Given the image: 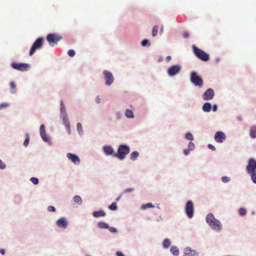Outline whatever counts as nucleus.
Wrapping results in <instances>:
<instances>
[{
	"mask_svg": "<svg viewBox=\"0 0 256 256\" xmlns=\"http://www.w3.org/2000/svg\"><path fill=\"white\" fill-rule=\"evenodd\" d=\"M130 151V149L128 146L126 144H120L118 148L117 152L114 154V156L122 160L125 158Z\"/></svg>",
	"mask_w": 256,
	"mask_h": 256,
	"instance_id": "obj_1",
	"label": "nucleus"
},
{
	"mask_svg": "<svg viewBox=\"0 0 256 256\" xmlns=\"http://www.w3.org/2000/svg\"><path fill=\"white\" fill-rule=\"evenodd\" d=\"M206 221L214 230H219L220 229L221 225L220 222L216 219L212 214H209L207 215Z\"/></svg>",
	"mask_w": 256,
	"mask_h": 256,
	"instance_id": "obj_2",
	"label": "nucleus"
},
{
	"mask_svg": "<svg viewBox=\"0 0 256 256\" xmlns=\"http://www.w3.org/2000/svg\"><path fill=\"white\" fill-rule=\"evenodd\" d=\"M192 49L194 54L198 58L204 62H206L209 60L210 56L208 54L198 48L195 46H192Z\"/></svg>",
	"mask_w": 256,
	"mask_h": 256,
	"instance_id": "obj_3",
	"label": "nucleus"
},
{
	"mask_svg": "<svg viewBox=\"0 0 256 256\" xmlns=\"http://www.w3.org/2000/svg\"><path fill=\"white\" fill-rule=\"evenodd\" d=\"M190 81L195 86L202 87L203 85L202 78L198 75L196 72H192L190 73Z\"/></svg>",
	"mask_w": 256,
	"mask_h": 256,
	"instance_id": "obj_4",
	"label": "nucleus"
},
{
	"mask_svg": "<svg viewBox=\"0 0 256 256\" xmlns=\"http://www.w3.org/2000/svg\"><path fill=\"white\" fill-rule=\"evenodd\" d=\"M43 42L44 38L42 37L38 38L36 39V40L34 42L30 50V56H32L36 50L40 49L42 48L43 46Z\"/></svg>",
	"mask_w": 256,
	"mask_h": 256,
	"instance_id": "obj_5",
	"label": "nucleus"
},
{
	"mask_svg": "<svg viewBox=\"0 0 256 256\" xmlns=\"http://www.w3.org/2000/svg\"><path fill=\"white\" fill-rule=\"evenodd\" d=\"M62 39V37L56 34H48L46 36V40L50 44L53 46L57 44L58 42Z\"/></svg>",
	"mask_w": 256,
	"mask_h": 256,
	"instance_id": "obj_6",
	"label": "nucleus"
},
{
	"mask_svg": "<svg viewBox=\"0 0 256 256\" xmlns=\"http://www.w3.org/2000/svg\"><path fill=\"white\" fill-rule=\"evenodd\" d=\"M194 207L192 201L187 202L185 206V212L188 218H192L194 216Z\"/></svg>",
	"mask_w": 256,
	"mask_h": 256,
	"instance_id": "obj_7",
	"label": "nucleus"
},
{
	"mask_svg": "<svg viewBox=\"0 0 256 256\" xmlns=\"http://www.w3.org/2000/svg\"><path fill=\"white\" fill-rule=\"evenodd\" d=\"M181 70V66L178 64H175L170 66L168 69L167 72L169 76H174L178 74Z\"/></svg>",
	"mask_w": 256,
	"mask_h": 256,
	"instance_id": "obj_8",
	"label": "nucleus"
},
{
	"mask_svg": "<svg viewBox=\"0 0 256 256\" xmlns=\"http://www.w3.org/2000/svg\"><path fill=\"white\" fill-rule=\"evenodd\" d=\"M12 66L15 70L22 72H24L27 70L29 66V64H21L14 62L12 64Z\"/></svg>",
	"mask_w": 256,
	"mask_h": 256,
	"instance_id": "obj_9",
	"label": "nucleus"
},
{
	"mask_svg": "<svg viewBox=\"0 0 256 256\" xmlns=\"http://www.w3.org/2000/svg\"><path fill=\"white\" fill-rule=\"evenodd\" d=\"M104 74L106 80V84L108 86L111 85L114 80L112 74L110 72L106 70L104 72Z\"/></svg>",
	"mask_w": 256,
	"mask_h": 256,
	"instance_id": "obj_10",
	"label": "nucleus"
},
{
	"mask_svg": "<svg viewBox=\"0 0 256 256\" xmlns=\"http://www.w3.org/2000/svg\"><path fill=\"white\" fill-rule=\"evenodd\" d=\"M246 170L248 173L256 172V160L253 158H250L248 161V164L246 167Z\"/></svg>",
	"mask_w": 256,
	"mask_h": 256,
	"instance_id": "obj_11",
	"label": "nucleus"
},
{
	"mask_svg": "<svg viewBox=\"0 0 256 256\" xmlns=\"http://www.w3.org/2000/svg\"><path fill=\"white\" fill-rule=\"evenodd\" d=\"M226 138V134L221 131L217 132L214 135V140L218 143L222 142Z\"/></svg>",
	"mask_w": 256,
	"mask_h": 256,
	"instance_id": "obj_12",
	"label": "nucleus"
},
{
	"mask_svg": "<svg viewBox=\"0 0 256 256\" xmlns=\"http://www.w3.org/2000/svg\"><path fill=\"white\" fill-rule=\"evenodd\" d=\"M214 96V91L212 88L208 89L203 94L202 98L204 100H212Z\"/></svg>",
	"mask_w": 256,
	"mask_h": 256,
	"instance_id": "obj_13",
	"label": "nucleus"
},
{
	"mask_svg": "<svg viewBox=\"0 0 256 256\" xmlns=\"http://www.w3.org/2000/svg\"><path fill=\"white\" fill-rule=\"evenodd\" d=\"M56 224L59 228H66L68 226V221L66 218L62 217L56 221Z\"/></svg>",
	"mask_w": 256,
	"mask_h": 256,
	"instance_id": "obj_14",
	"label": "nucleus"
},
{
	"mask_svg": "<svg viewBox=\"0 0 256 256\" xmlns=\"http://www.w3.org/2000/svg\"><path fill=\"white\" fill-rule=\"evenodd\" d=\"M198 253L194 250L187 247L184 249V256H197Z\"/></svg>",
	"mask_w": 256,
	"mask_h": 256,
	"instance_id": "obj_15",
	"label": "nucleus"
},
{
	"mask_svg": "<svg viewBox=\"0 0 256 256\" xmlns=\"http://www.w3.org/2000/svg\"><path fill=\"white\" fill-rule=\"evenodd\" d=\"M67 157L74 164H78L80 162V160L79 158L74 154L68 153L67 154Z\"/></svg>",
	"mask_w": 256,
	"mask_h": 256,
	"instance_id": "obj_16",
	"label": "nucleus"
},
{
	"mask_svg": "<svg viewBox=\"0 0 256 256\" xmlns=\"http://www.w3.org/2000/svg\"><path fill=\"white\" fill-rule=\"evenodd\" d=\"M63 122L65 126L66 127L67 129V131L69 134H70V126L68 118L67 115L66 114L65 116H64L63 119Z\"/></svg>",
	"mask_w": 256,
	"mask_h": 256,
	"instance_id": "obj_17",
	"label": "nucleus"
},
{
	"mask_svg": "<svg viewBox=\"0 0 256 256\" xmlns=\"http://www.w3.org/2000/svg\"><path fill=\"white\" fill-rule=\"evenodd\" d=\"M104 151L107 155H110L113 154L114 150L110 146H106L104 147Z\"/></svg>",
	"mask_w": 256,
	"mask_h": 256,
	"instance_id": "obj_18",
	"label": "nucleus"
},
{
	"mask_svg": "<svg viewBox=\"0 0 256 256\" xmlns=\"http://www.w3.org/2000/svg\"><path fill=\"white\" fill-rule=\"evenodd\" d=\"M92 215L95 218H98L100 216H106V212L103 210H98L94 212Z\"/></svg>",
	"mask_w": 256,
	"mask_h": 256,
	"instance_id": "obj_19",
	"label": "nucleus"
},
{
	"mask_svg": "<svg viewBox=\"0 0 256 256\" xmlns=\"http://www.w3.org/2000/svg\"><path fill=\"white\" fill-rule=\"evenodd\" d=\"M212 108V106L209 102H206L202 106V110L205 112H210Z\"/></svg>",
	"mask_w": 256,
	"mask_h": 256,
	"instance_id": "obj_20",
	"label": "nucleus"
},
{
	"mask_svg": "<svg viewBox=\"0 0 256 256\" xmlns=\"http://www.w3.org/2000/svg\"><path fill=\"white\" fill-rule=\"evenodd\" d=\"M74 202L78 205H80L82 204V200L80 196H75L73 198Z\"/></svg>",
	"mask_w": 256,
	"mask_h": 256,
	"instance_id": "obj_21",
	"label": "nucleus"
},
{
	"mask_svg": "<svg viewBox=\"0 0 256 256\" xmlns=\"http://www.w3.org/2000/svg\"><path fill=\"white\" fill-rule=\"evenodd\" d=\"M250 136L252 138H256V126H252L250 128Z\"/></svg>",
	"mask_w": 256,
	"mask_h": 256,
	"instance_id": "obj_22",
	"label": "nucleus"
},
{
	"mask_svg": "<svg viewBox=\"0 0 256 256\" xmlns=\"http://www.w3.org/2000/svg\"><path fill=\"white\" fill-rule=\"evenodd\" d=\"M170 252L172 253L173 255L175 256H177L179 254V250L176 246H172L170 248Z\"/></svg>",
	"mask_w": 256,
	"mask_h": 256,
	"instance_id": "obj_23",
	"label": "nucleus"
},
{
	"mask_svg": "<svg viewBox=\"0 0 256 256\" xmlns=\"http://www.w3.org/2000/svg\"><path fill=\"white\" fill-rule=\"evenodd\" d=\"M98 226L100 229H107L109 228V226H108V224L106 222H99L98 224Z\"/></svg>",
	"mask_w": 256,
	"mask_h": 256,
	"instance_id": "obj_24",
	"label": "nucleus"
},
{
	"mask_svg": "<svg viewBox=\"0 0 256 256\" xmlns=\"http://www.w3.org/2000/svg\"><path fill=\"white\" fill-rule=\"evenodd\" d=\"M126 116L128 118H134V114L132 110L129 109H127L125 112Z\"/></svg>",
	"mask_w": 256,
	"mask_h": 256,
	"instance_id": "obj_25",
	"label": "nucleus"
},
{
	"mask_svg": "<svg viewBox=\"0 0 256 256\" xmlns=\"http://www.w3.org/2000/svg\"><path fill=\"white\" fill-rule=\"evenodd\" d=\"M138 155H139V154L138 152H136V151L133 152L130 154V160H136L137 158L138 157Z\"/></svg>",
	"mask_w": 256,
	"mask_h": 256,
	"instance_id": "obj_26",
	"label": "nucleus"
},
{
	"mask_svg": "<svg viewBox=\"0 0 256 256\" xmlns=\"http://www.w3.org/2000/svg\"><path fill=\"white\" fill-rule=\"evenodd\" d=\"M154 206V205L152 203L148 202L146 204H142L141 206V209L144 210L148 208H153Z\"/></svg>",
	"mask_w": 256,
	"mask_h": 256,
	"instance_id": "obj_27",
	"label": "nucleus"
},
{
	"mask_svg": "<svg viewBox=\"0 0 256 256\" xmlns=\"http://www.w3.org/2000/svg\"><path fill=\"white\" fill-rule=\"evenodd\" d=\"M170 242L168 238L165 239L162 242L163 247L166 248H168L170 246Z\"/></svg>",
	"mask_w": 256,
	"mask_h": 256,
	"instance_id": "obj_28",
	"label": "nucleus"
},
{
	"mask_svg": "<svg viewBox=\"0 0 256 256\" xmlns=\"http://www.w3.org/2000/svg\"><path fill=\"white\" fill-rule=\"evenodd\" d=\"M10 87L11 88V92L12 93L16 92V84L14 82H10Z\"/></svg>",
	"mask_w": 256,
	"mask_h": 256,
	"instance_id": "obj_29",
	"label": "nucleus"
},
{
	"mask_svg": "<svg viewBox=\"0 0 256 256\" xmlns=\"http://www.w3.org/2000/svg\"><path fill=\"white\" fill-rule=\"evenodd\" d=\"M76 128L78 134H80L82 133V128L80 123L78 122L76 124Z\"/></svg>",
	"mask_w": 256,
	"mask_h": 256,
	"instance_id": "obj_30",
	"label": "nucleus"
},
{
	"mask_svg": "<svg viewBox=\"0 0 256 256\" xmlns=\"http://www.w3.org/2000/svg\"><path fill=\"white\" fill-rule=\"evenodd\" d=\"M158 27L157 26H155L152 28V36H156L157 35Z\"/></svg>",
	"mask_w": 256,
	"mask_h": 256,
	"instance_id": "obj_31",
	"label": "nucleus"
},
{
	"mask_svg": "<svg viewBox=\"0 0 256 256\" xmlns=\"http://www.w3.org/2000/svg\"><path fill=\"white\" fill-rule=\"evenodd\" d=\"M251 176V178L252 181L256 184V172H252L249 173Z\"/></svg>",
	"mask_w": 256,
	"mask_h": 256,
	"instance_id": "obj_32",
	"label": "nucleus"
},
{
	"mask_svg": "<svg viewBox=\"0 0 256 256\" xmlns=\"http://www.w3.org/2000/svg\"><path fill=\"white\" fill-rule=\"evenodd\" d=\"M26 138L24 142V146L26 147V146H28L29 144L30 138H29V135L28 134H26Z\"/></svg>",
	"mask_w": 256,
	"mask_h": 256,
	"instance_id": "obj_33",
	"label": "nucleus"
},
{
	"mask_svg": "<svg viewBox=\"0 0 256 256\" xmlns=\"http://www.w3.org/2000/svg\"><path fill=\"white\" fill-rule=\"evenodd\" d=\"M108 208L112 210H116L117 208L116 202H112L110 206H109Z\"/></svg>",
	"mask_w": 256,
	"mask_h": 256,
	"instance_id": "obj_34",
	"label": "nucleus"
},
{
	"mask_svg": "<svg viewBox=\"0 0 256 256\" xmlns=\"http://www.w3.org/2000/svg\"><path fill=\"white\" fill-rule=\"evenodd\" d=\"M239 214L240 216H244L246 213V210L244 208H241L239 209Z\"/></svg>",
	"mask_w": 256,
	"mask_h": 256,
	"instance_id": "obj_35",
	"label": "nucleus"
},
{
	"mask_svg": "<svg viewBox=\"0 0 256 256\" xmlns=\"http://www.w3.org/2000/svg\"><path fill=\"white\" fill-rule=\"evenodd\" d=\"M40 136H41V137L42 138V140L44 141V142H48V137L47 136L46 134V132H44V134H40Z\"/></svg>",
	"mask_w": 256,
	"mask_h": 256,
	"instance_id": "obj_36",
	"label": "nucleus"
},
{
	"mask_svg": "<svg viewBox=\"0 0 256 256\" xmlns=\"http://www.w3.org/2000/svg\"><path fill=\"white\" fill-rule=\"evenodd\" d=\"M185 138L190 140H193V136L192 134L189 132L186 134Z\"/></svg>",
	"mask_w": 256,
	"mask_h": 256,
	"instance_id": "obj_37",
	"label": "nucleus"
},
{
	"mask_svg": "<svg viewBox=\"0 0 256 256\" xmlns=\"http://www.w3.org/2000/svg\"><path fill=\"white\" fill-rule=\"evenodd\" d=\"M30 181L34 184H37L38 183V180L36 178L32 177L30 178Z\"/></svg>",
	"mask_w": 256,
	"mask_h": 256,
	"instance_id": "obj_38",
	"label": "nucleus"
},
{
	"mask_svg": "<svg viewBox=\"0 0 256 256\" xmlns=\"http://www.w3.org/2000/svg\"><path fill=\"white\" fill-rule=\"evenodd\" d=\"M75 52L73 50H70L68 52V55L70 57L74 56L75 55Z\"/></svg>",
	"mask_w": 256,
	"mask_h": 256,
	"instance_id": "obj_39",
	"label": "nucleus"
},
{
	"mask_svg": "<svg viewBox=\"0 0 256 256\" xmlns=\"http://www.w3.org/2000/svg\"><path fill=\"white\" fill-rule=\"evenodd\" d=\"M230 180V178L226 176H224L222 178V180L224 182H229Z\"/></svg>",
	"mask_w": 256,
	"mask_h": 256,
	"instance_id": "obj_40",
	"label": "nucleus"
},
{
	"mask_svg": "<svg viewBox=\"0 0 256 256\" xmlns=\"http://www.w3.org/2000/svg\"><path fill=\"white\" fill-rule=\"evenodd\" d=\"M194 144L192 143V142H190L188 144V148L191 150H194Z\"/></svg>",
	"mask_w": 256,
	"mask_h": 256,
	"instance_id": "obj_41",
	"label": "nucleus"
},
{
	"mask_svg": "<svg viewBox=\"0 0 256 256\" xmlns=\"http://www.w3.org/2000/svg\"><path fill=\"white\" fill-rule=\"evenodd\" d=\"M8 106V104L6 102H3L0 104V110L3 108H5Z\"/></svg>",
	"mask_w": 256,
	"mask_h": 256,
	"instance_id": "obj_42",
	"label": "nucleus"
},
{
	"mask_svg": "<svg viewBox=\"0 0 256 256\" xmlns=\"http://www.w3.org/2000/svg\"><path fill=\"white\" fill-rule=\"evenodd\" d=\"M46 132L44 126L42 124L40 126V134H42Z\"/></svg>",
	"mask_w": 256,
	"mask_h": 256,
	"instance_id": "obj_43",
	"label": "nucleus"
},
{
	"mask_svg": "<svg viewBox=\"0 0 256 256\" xmlns=\"http://www.w3.org/2000/svg\"><path fill=\"white\" fill-rule=\"evenodd\" d=\"M148 43V40L147 39H144V40L142 42L141 44H142L143 46H146Z\"/></svg>",
	"mask_w": 256,
	"mask_h": 256,
	"instance_id": "obj_44",
	"label": "nucleus"
},
{
	"mask_svg": "<svg viewBox=\"0 0 256 256\" xmlns=\"http://www.w3.org/2000/svg\"><path fill=\"white\" fill-rule=\"evenodd\" d=\"M48 210L49 211V212H54L56 211V208L54 206H49L48 208Z\"/></svg>",
	"mask_w": 256,
	"mask_h": 256,
	"instance_id": "obj_45",
	"label": "nucleus"
},
{
	"mask_svg": "<svg viewBox=\"0 0 256 256\" xmlns=\"http://www.w3.org/2000/svg\"><path fill=\"white\" fill-rule=\"evenodd\" d=\"M5 168H6V165L2 162V160H0V169H4Z\"/></svg>",
	"mask_w": 256,
	"mask_h": 256,
	"instance_id": "obj_46",
	"label": "nucleus"
},
{
	"mask_svg": "<svg viewBox=\"0 0 256 256\" xmlns=\"http://www.w3.org/2000/svg\"><path fill=\"white\" fill-rule=\"evenodd\" d=\"M109 230L112 232V233H114L116 232V228H113V227H109V228H108Z\"/></svg>",
	"mask_w": 256,
	"mask_h": 256,
	"instance_id": "obj_47",
	"label": "nucleus"
},
{
	"mask_svg": "<svg viewBox=\"0 0 256 256\" xmlns=\"http://www.w3.org/2000/svg\"><path fill=\"white\" fill-rule=\"evenodd\" d=\"M190 150H189L188 148L186 149H184V155L187 156L189 154Z\"/></svg>",
	"mask_w": 256,
	"mask_h": 256,
	"instance_id": "obj_48",
	"label": "nucleus"
},
{
	"mask_svg": "<svg viewBox=\"0 0 256 256\" xmlns=\"http://www.w3.org/2000/svg\"><path fill=\"white\" fill-rule=\"evenodd\" d=\"M60 110H61V112H62L63 111H64V110H65L64 104V103H63V102H62H62H61V104H60Z\"/></svg>",
	"mask_w": 256,
	"mask_h": 256,
	"instance_id": "obj_49",
	"label": "nucleus"
},
{
	"mask_svg": "<svg viewBox=\"0 0 256 256\" xmlns=\"http://www.w3.org/2000/svg\"><path fill=\"white\" fill-rule=\"evenodd\" d=\"M134 190V188H126V189L124 190V192H132Z\"/></svg>",
	"mask_w": 256,
	"mask_h": 256,
	"instance_id": "obj_50",
	"label": "nucleus"
},
{
	"mask_svg": "<svg viewBox=\"0 0 256 256\" xmlns=\"http://www.w3.org/2000/svg\"><path fill=\"white\" fill-rule=\"evenodd\" d=\"M208 147L209 148H210L212 150H216L215 147L213 145H212L211 144H209L208 145Z\"/></svg>",
	"mask_w": 256,
	"mask_h": 256,
	"instance_id": "obj_51",
	"label": "nucleus"
},
{
	"mask_svg": "<svg viewBox=\"0 0 256 256\" xmlns=\"http://www.w3.org/2000/svg\"><path fill=\"white\" fill-rule=\"evenodd\" d=\"M183 36L185 38H187L189 36V34L188 32H184L183 34Z\"/></svg>",
	"mask_w": 256,
	"mask_h": 256,
	"instance_id": "obj_52",
	"label": "nucleus"
},
{
	"mask_svg": "<svg viewBox=\"0 0 256 256\" xmlns=\"http://www.w3.org/2000/svg\"><path fill=\"white\" fill-rule=\"evenodd\" d=\"M117 256H124L123 254L120 252H117L116 253Z\"/></svg>",
	"mask_w": 256,
	"mask_h": 256,
	"instance_id": "obj_53",
	"label": "nucleus"
},
{
	"mask_svg": "<svg viewBox=\"0 0 256 256\" xmlns=\"http://www.w3.org/2000/svg\"><path fill=\"white\" fill-rule=\"evenodd\" d=\"M217 110V106L216 105L214 104L212 107V110L214 112H216Z\"/></svg>",
	"mask_w": 256,
	"mask_h": 256,
	"instance_id": "obj_54",
	"label": "nucleus"
},
{
	"mask_svg": "<svg viewBox=\"0 0 256 256\" xmlns=\"http://www.w3.org/2000/svg\"><path fill=\"white\" fill-rule=\"evenodd\" d=\"M172 58L170 56H167L166 57V60H167V62H169L170 60H171Z\"/></svg>",
	"mask_w": 256,
	"mask_h": 256,
	"instance_id": "obj_55",
	"label": "nucleus"
},
{
	"mask_svg": "<svg viewBox=\"0 0 256 256\" xmlns=\"http://www.w3.org/2000/svg\"><path fill=\"white\" fill-rule=\"evenodd\" d=\"M0 252L2 255H4V254H5V251H4V249H0Z\"/></svg>",
	"mask_w": 256,
	"mask_h": 256,
	"instance_id": "obj_56",
	"label": "nucleus"
},
{
	"mask_svg": "<svg viewBox=\"0 0 256 256\" xmlns=\"http://www.w3.org/2000/svg\"><path fill=\"white\" fill-rule=\"evenodd\" d=\"M96 102L98 104L100 102V99L98 96L96 98Z\"/></svg>",
	"mask_w": 256,
	"mask_h": 256,
	"instance_id": "obj_57",
	"label": "nucleus"
},
{
	"mask_svg": "<svg viewBox=\"0 0 256 256\" xmlns=\"http://www.w3.org/2000/svg\"><path fill=\"white\" fill-rule=\"evenodd\" d=\"M163 32V26H162L161 30H160V34Z\"/></svg>",
	"mask_w": 256,
	"mask_h": 256,
	"instance_id": "obj_58",
	"label": "nucleus"
},
{
	"mask_svg": "<svg viewBox=\"0 0 256 256\" xmlns=\"http://www.w3.org/2000/svg\"><path fill=\"white\" fill-rule=\"evenodd\" d=\"M120 198V196H118L116 199V201H118Z\"/></svg>",
	"mask_w": 256,
	"mask_h": 256,
	"instance_id": "obj_59",
	"label": "nucleus"
}]
</instances>
